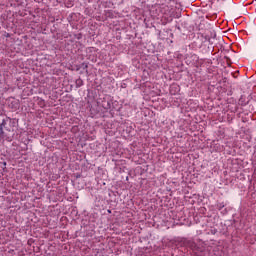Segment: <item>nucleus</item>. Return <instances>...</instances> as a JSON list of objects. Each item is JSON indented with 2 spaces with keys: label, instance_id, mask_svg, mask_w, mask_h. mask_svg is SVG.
<instances>
[{
  "label": "nucleus",
  "instance_id": "f257e3e1",
  "mask_svg": "<svg viewBox=\"0 0 256 256\" xmlns=\"http://www.w3.org/2000/svg\"><path fill=\"white\" fill-rule=\"evenodd\" d=\"M9 123H11L10 118H6V119L2 120V123L0 124V137H1V139H5V132L3 131V129H6V131H11L9 129V127H7V125H9Z\"/></svg>",
  "mask_w": 256,
  "mask_h": 256
},
{
  "label": "nucleus",
  "instance_id": "7ed1b4c3",
  "mask_svg": "<svg viewBox=\"0 0 256 256\" xmlns=\"http://www.w3.org/2000/svg\"><path fill=\"white\" fill-rule=\"evenodd\" d=\"M216 207H217V209H219V211H221V209H223L225 207V203L224 202H218Z\"/></svg>",
  "mask_w": 256,
  "mask_h": 256
},
{
  "label": "nucleus",
  "instance_id": "20e7f679",
  "mask_svg": "<svg viewBox=\"0 0 256 256\" xmlns=\"http://www.w3.org/2000/svg\"><path fill=\"white\" fill-rule=\"evenodd\" d=\"M209 235H216L217 234V229L216 228H211L210 231L208 232Z\"/></svg>",
  "mask_w": 256,
  "mask_h": 256
},
{
  "label": "nucleus",
  "instance_id": "f03ea898",
  "mask_svg": "<svg viewBox=\"0 0 256 256\" xmlns=\"http://www.w3.org/2000/svg\"><path fill=\"white\" fill-rule=\"evenodd\" d=\"M163 5H165V7H167L171 13V11L175 9V0H165Z\"/></svg>",
  "mask_w": 256,
  "mask_h": 256
},
{
  "label": "nucleus",
  "instance_id": "39448f33",
  "mask_svg": "<svg viewBox=\"0 0 256 256\" xmlns=\"http://www.w3.org/2000/svg\"><path fill=\"white\" fill-rule=\"evenodd\" d=\"M171 89H172V90H173V89L178 90V89H179V87H177V86H172V87H171Z\"/></svg>",
  "mask_w": 256,
  "mask_h": 256
}]
</instances>
